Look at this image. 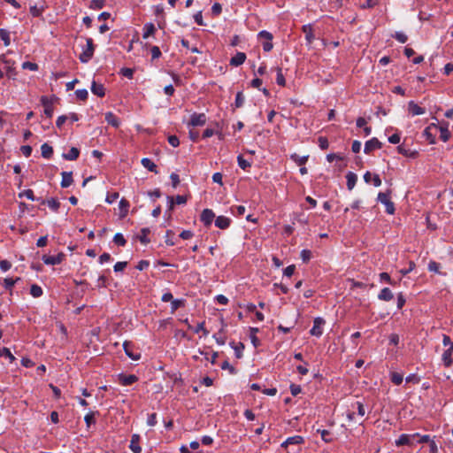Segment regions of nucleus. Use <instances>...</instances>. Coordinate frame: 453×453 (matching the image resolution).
I'll list each match as a JSON object with an SVG mask.
<instances>
[{
    "label": "nucleus",
    "mask_w": 453,
    "mask_h": 453,
    "mask_svg": "<svg viewBox=\"0 0 453 453\" xmlns=\"http://www.w3.org/2000/svg\"><path fill=\"white\" fill-rule=\"evenodd\" d=\"M123 348L125 353L127 357H129L133 360H139L141 358V354H134L131 349V344L128 342H125L123 343Z\"/></svg>",
    "instance_id": "nucleus-27"
},
{
    "label": "nucleus",
    "mask_w": 453,
    "mask_h": 453,
    "mask_svg": "<svg viewBox=\"0 0 453 453\" xmlns=\"http://www.w3.org/2000/svg\"><path fill=\"white\" fill-rule=\"evenodd\" d=\"M141 164L149 171L157 173V166L151 159L144 157L142 159Z\"/></svg>",
    "instance_id": "nucleus-25"
},
{
    "label": "nucleus",
    "mask_w": 453,
    "mask_h": 453,
    "mask_svg": "<svg viewBox=\"0 0 453 453\" xmlns=\"http://www.w3.org/2000/svg\"><path fill=\"white\" fill-rule=\"evenodd\" d=\"M393 37L402 43L406 42L408 40L407 35L405 34H403V32H395V34L393 35Z\"/></svg>",
    "instance_id": "nucleus-57"
},
{
    "label": "nucleus",
    "mask_w": 453,
    "mask_h": 453,
    "mask_svg": "<svg viewBox=\"0 0 453 453\" xmlns=\"http://www.w3.org/2000/svg\"><path fill=\"white\" fill-rule=\"evenodd\" d=\"M304 442V440L300 435H295L292 437H288L284 442H282L281 447L288 449L289 446H296V449H293V453H298L300 451V445Z\"/></svg>",
    "instance_id": "nucleus-3"
},
{
    "label": "nucleus",
    "mask_w": 453,
    "mask_h": 453,
    "mask_svg": "<svg viewBox=\"0 0 453 453\" xmlns=\"http://www.w3.org/2000/svg\"><path fill=\"white\" fill-rule=\"evenodd\" d=\"M215 218V214L211 209H204L200 216V220L203 223L205 226H209L211 225L213 219Z\"/></svg>",
    "instance_id": "nucleus-10"
},
{
    "label": "nucleus",
    "mask_w": 453,
    "mask_h": 453,
    "mask_svg": "<svg viewBox=\"0 0 453 453\" xmlns=\"http://www.w3.org/2000/svg\"><path fill=\"white\" fill-rule=\"evenodd\" d=\"M320 433L321 438L326 442L332 441L331 433L328 430H318Z\"/></svg>",
    "instance_id": "nucleus-55"
},
{
    "label": "nucleus",
    "mask_w": 453,
    "mask_h": 453,
    "mask_svg": "<svg viewBox=\"0 0 453 453\" xmlns=\"http://www.w3.org/2000/svg\"><path fill=\"white\" fill-rule=\"evenodd\" d=\"M258 38L260 39H265L266 42H265L263 43V50L265 51V52H269L272 50L273 45L272 43V40L273 38V35L272 33L268 32V31H265V30H263V31H260L257 35Z\"/></svg>",
    "instance_id": "nucleus-5"
},
{
    "label": "nucleus",
    "mask_w": 453,
    "mask_h": 453,
    "mask_svg": "<svg viewBox=\"0 0 453 453\" xmlns=\"http://www.w3.org/2000/svg\"><path fill=\"white\" fill-rule=\"evenodd\" d=\"M42 156L44 158H50L53 155V149L48 143H43L41 147Z\"/></svg>",
    "instance_id": "nucleus-33"
},
{
    "label": "nucleus",
    "mask_w": 453,
    "mask_h": 453,
    "mask_svg": "<svg viewBox=\"0 0 453 453\" xmlns=\"http://www.w3.org/2000/svg\"><path fill=\"white\" fill-rule=\"evenodd\" d=\"M303 32L305 34L306 41L308 42L309 44H311L315 38L311 26L304 25L303 27Z\"/></svg>",
    "instance_id": "nucleus-31"
},
{
    "label": "nucleus",
    "mask_w": 453,
    "mask_h": 453,
    "mask_svg": "<svg viewBox=\"0 0 453 453\" xmlns=\"http://www.w3.org/2000/svg\"><path fill=\"white\" fill-rule=\"evenodd\" d=\"M119 382L123 386H129L138 381V377L134 374L126 375L120 373L118 375Z\"/></svg>",
    "instance_id": "nucleus-12"
},
{
    "label": "nucleus",
    "mask_w": 453,
    "mask_h": 453,
    "mask_svg": "<svg viewBox=\"0 0 453 453\" xmlns=\"http://www.w3.org/2000/svg\"><path fill=\"white\" fill-rule=\"evenodd\" d=\"M75 95L79 100L85 101L88 99V92L87 89H77Z\"/></svg>",
    "instance_id": "nucleus-47"
},
{
    "label": "nucleus",
    "mask_w": 453,
    "mask_h": 453,
    "mask_svg": "<svg viewBox=\"0 0 453 453\" xmlns=\"http://www.w3.org/2000/svg\"><path fill=\"white\" fill-rule=\"evenodd\" d=\"M276 82L280 86H285V83H286L285 78H284V76H283V74L281 73V69L280 68L278 69Z\"/></svg>",
    "instance_id": "nucleus-63"
},
{
    "label": "nucleus",
    "mask_w": 453,
    "mask_h": 453,
    "mask_svg": "<svg viewBox=\"0 0 453 453\" xmlns=\"http://www.w3.org/2000/svg\"><path fill=\"white\" fill-rule=\"evenodd\" d=\"M300 257L303 263H308L311 258V251L309 250H303Z\"/></svg>",
    "instance_id": "nucleus-53"
},
{
    "label": "nucleus",
    "mask_w": 453,
    "mask_h": 453,
    "mask_svg": "<svg viewBox=\"0 0 453 453\" xmlns=\"http://www.w3.org/2000/svg\"><path fill=\"white\" fill-rule=\"evenodd\" d=\"M41 204H48V206L54 211H58L60 208V203L57 198H50L48 200H44L41 198Z\"/></svg>",
    "instance_id": "nucleus-18"
},
{
    "label": "nucleus",
    "mask_w": 453,
    "mask_h": 453,
    "mask_svg": "<svg viewBox=\"0 0 453 453\" xmlns=\"http://www.w3.org/2000/svg\"><path fill=\"white\" fill-rule=\"evenodd\" d=\"M113 242H115V244H117L119 246H125L127 243V241L124 238L123 234H119V233H118L114 235Z\"/></svg>",
    "instance_id": "nucleus-45"
},
{
    "label": "nucleus",
    "mask_w": 453,
    "mask_h": 453,
    "mask_svg": "<svg viewBox=\"0 0 453 453\" xmlns=\"http://www.w3.org/2000/svg\"><path fill=\"white\" fill-rule=\"evenodd\" d=\"M382 147V143L375 137L367 141L365 144V153L370 154L372 150L380 149Z\"/></svg>",
    "instance_id": "nucleus-11"
},
{
    "label": "nucleus",
    "mask_w": 453,
    "mask_h": 453,
    "mask_svg": "<svg viewBox=\"0 0 453 453\" xmlns=\"http://www.w3.org/2000/svg\"><path fill=\"white\" fill-rule=\"evenodd\" d=\"M231 347L234 349L236 358L242 357V350L244 349V344L242 342H239L235 344L234 342L230 343Z\"/></svg>",
    "instance_id": "nucleus-35"
},
{
    "label": "nucleus",
    "mask_w": 453,
    "mask_h": 453,
    "mask_svg": "<svg viewBox=\"0 0 453 453\" xmlns=\"http://www.w3.org/2000/svg\"><path fill=\"white\" fill-rule=\"evenodd\" d=\"M119 194L118 192L108 194L107 196H106L105 201L108 203H112L113 202H115L119 198Z\"/></svg>",
    "instance_id": "nucleus-64"
},
{
    "label": "nucleus",
    "mask_w": 453,
    "mask_h": 453,
    "mask_svg": "<svg viewBox=\"0 0 453 453\" xmlns=\"http://www.w3.org/2000/svg\"><path fill=\"white\" fill-rule=\"evenodd\" d=\"M44 11V6L37 7L36 5H33L30 7V13L33 17H40Z\"/></svg>",
    "instance_id": "nucleus-44"
},
{
    "label": "nucleus",
    "mask_w": 453,
    "mask_h": 453,
    "mask_svg": "<svg viewBox=\"0 0 453 453\" xmlns=\"http://www.w3.org/2000/svg\"><path fill=\"white\" fill-rule=\"evenodd\" d=\"M346 179H347V188H348V189L349 190H352L353 188L355 187L356 183H357V174L352 173V172H349L346 174Z\"/></svg>",
    "instance_id": "nucleus-29"
},
{
    "label": "nucleus",
    "mask_w": 453,
    "mask_h": 453,
    "mask_svg": "<svg viewBox=\"0 0 453 453\" xmlns=\"http://www.w3.org/2000/svg\"><path fill=\"white\" fill-rule=\"evenodd\" d=\"M140 439V435L136 434H133L131 437L129 448L134 453H140L142 451V448L139 445Z\"/></svg>",
    "instance_id": "nucleus-14"
},
{
    "label": "nucleus",
    "mask_w": 453,
    "mask_h": 453,
    "mask_svg": "<svg viewBox=\"0 0 453 453\" xmlns=\"http://www.w3.org/2000/svg\"><path fill=\"white\" fill-rule=\"evenodd\" d=\"M91 91L94 95L104 97L105 95V88L103 84H98L95 81H93L91 84Z\"/></svg>",
    "instance_id": "nucleus-20"
},
{
    "label": "nucleus",
    "mask_w": 453,
    "mask_h": 453,
    "mask_svg": "<svg viewBox=\"0 0 453 453\" xmlns=\"http://www.w3.org/2000/svg\"><path fill=\"white\" fill-rule=\"evenodd\" d=\"M42 288L36 285V284H33L30 288V294L34 296V297H40L41 296H42Z\"/></svg>",
    "instance_id": "nucleus-42"
},
{
    "label": "nucleus",
    "mask_w": 453,
    "mask_h": 453,
    "mask_svg": "<svg viewBox=\"0 0 453 453\" xmlns=\"http://www.w3.org/2000/svg\"><path fill=\"white\" fill-rule=\"evenodd\" d=\"M419 437V434H403L400 435L398 440L395 441L397 446L409 445L413 446L417 443V439Z\"/></svg>",
    "instance_id": "nucleus-4"
},
{
    "label": "nucleus",
    "mask_w": 453,
    "mask_h": 453,
    "mask_svg": "<svg viewBox=\"0 0 453 453\" xmlns=\"http://www.w3.org/2000/svg\"><path fill=\"white\" fill-rule=\"evenodd\" d=\"M378 298L381 301L389 302L394 298V295L390 288H384L379 293Z\"/></svg>",
    "instance_id": "nucleus-23"
},
{
    "label": "nucleus",
    "mask_w": 453,
    "mask_h": 453,
    "mask_svg": "<svg viewBox=\"0 0 453 453\" xmlns=\"http://www.w3.org/2000/svg\"><path fill=\"white\" fill-rule=\"evenodd\" d=\"M194 332L196 334L203 332V335L205 336L209 334V331L204 327V321L198 323L196 327L194 329Z\"/></svg>",
    "instance_id": "nucleus-58"
},
{
    "label": "nucleus",
    "mask_w": 453,
    "mask_h": 453,
    "mask_svg": "<svg viewBox=\"0 0 453 453\" xmlns=\"http://www.w3.org/2000/svg\"><path fill=\"white\" fill-rule=\"evenodd\" d=\"M22 68L25 70L37 71L38 65L36 63L27 61L22 64Z\"/></svg>",
    "instance_id": "nucleus-52"
},
{
    "label": "nucleus",
    "mask_w": 453,
    "mask_h": 453,
    "mask_svg": "<svg viewBox=\"0 0 453 453\" xmlns=\"http://www.w3.org/2000/svg\"><path fill=\"white\" fill-rule=\"evenodd\" d=\"M440 268H441V265L435 261L432 260L428 264V270L430 272H434L435 273L441 274V273L440 272Z\"/></svg>",
    "instance_id": "nucleus-46"
},
{
    "label": "nucleus",
    "mask_w": 453,
    "mask_h": 453,
    "mask_svg": "<svg viewBox=\"0 0 453 453\" xmlns=\"http://www.w3.org/2000/svg\"><path fill=\"white\" fill-rule=\"evenodd\" d=\"M150 232V229L147 227H144L141 230V234L138 236V239L142 244H148L150 242V240L147 237Z\"/></svg>",
    "instance_id": "nucleus-36"
},
{
    "label": "nucleus",
    "mask_w": 453,
    "mask_h": 453,
    "mask_svg": "<svg viewBox=\"0 0 453 453\" xmlns=\"http://www.w3.org/2000/svg\"><path fill=\"white\" fill-rule=\"evenodd\" d=\"M237 161L239 166L243 170L250 166V164L247 160H245L242 155L238 156Z\"/></svg>",
    "instance_id": "nucleus-56"
},
{
    "label": "nucleus",
    "mask_w": 453,
    "mask_h": 453,
    "mask_svg": "<svg viewBox=\"0 0 453 453\" xmlns=\"http://www.w3.org/2000/svg\"><path fill=\"white\" fill-rule=\"evenodd\" d=\"M79 156L80 150L75 147H72L67 153L63 154V157L65 160H75L79 157Z\"/></svg>",
    "instance_id": "nucleus-30"
},
{
    "label": "nucleus",
    "mask_w": 453,
    "mask_h": 453,
    "mask_svg": "<svg viewBox=\"0 0 453 453\" xmlns=\"http://www.w3.org/2000/svg\"><path fill=\"white\" fill-rule=\"evenodd\" d=\"M222 12V6L219 3H215L212 7H211V13L212 15L214 16H218Z\"/></svg>",
    "instance_id": "nucleus-61"
},
{
    "label": "nucleus",
    "mask_w": 453,
    "mask_h": 453,
    "mask_svg": "<svg viewBox=\"0 0 453 453\" xmlns=\"http://www.w3.org/2000/svg\"><path fill=\"white\" fill-rule=\"evenodd\" d=\"M2 356L8 357L11 362L15 360V357L11 353L8 348H0V357Z\"/></svg>",
    "instance_id": "nucleus-49"
},
{
    "label": "nucleus",
    "mask_w": 453,
    "mask_h": 453,
    "mask_svg": "<svg viewBox=\"0 0 453 453\" xmlns=\"http://www.w3.org/2000/svg\"><path fill=\"white\" fill-rule=\"evenodd\" d=\"M84 420L88 426H90L91 424H95L96 423L95 413L94 412L88 413L85 416Z\"/></svg>",
    "instance_id": "nucleus-59"
},
{
    "label": "nucleus",
    "mask_w": 453,
    "mask_h": 453,
    "mask_svg": "<svg viewBox=\"0 0 453 453\" xmlns=\"http://www.w3.org/2000/svg\"><path fill=\"white\" fill-rule=\"evenodd\" d=\"M87 48L83 50V52L79 56V59L82 63H88L93 57L95 51V45L92 38H87Z\"/></svg>",
    "instance_id": "nucleus-2"
},
{
    "label": "nucleus",
    "mask_w": 453,
    "mask_h": 453,
    "mask_svg": "<svg viewBox=\"0 0 453 453\" xmlns=\"http://www.w3.org/2000/svg\"><path fill=\"white\" fill-rule=\"evenodd\" d=\"M65 255L64 253H59L57 256H49V255H43L42 257V260L46 265H59L64 260Z\"/></svg>",
    "instance_id": "nucleus-8"
},
{
    "label": "nucleus",
    "mask_w": 453,
    "mask_h": 453,
    "mask_svg": "<svg viewBox=\"0 0 453 453\" xmlns=\"http://www.w3.org/2000/svg\"><path fill=\"white\" fill-rule=\"evenodd\" d=\"M221 369L228 370L231 374H235L237 372V370L233 365H231L226 360L221 364Z\"/></svg>",
    "instance_id": "nucleus-54"
},
{
    "label": "nucleus",
    "mask_w": 453,
    "mask_h": 453,
    "mask_svg": "<svg viewBox=\"0 0 453 453\" xmlns=\"http://www.w3.org/2000/svg\"><path fill=\"white\" fill-rule=\"evenodd\" d=\"M174 234L173 230H167L165 234V243L168 246H173L175 242L173 241L172 236Z\"/></svg>",
    "instance_id": "nucleus-60"
},
{
    "label": "nucleus",
    "mask_w": 453,
    "mask_h": 453,
    "mask_svg": "<svg viewBox=\"0 0 453 453\" xmlns=\"http://www.w3.org/2000/svg\"><path fill=\"white\" fill-rule=\"evenodd\" d=\"M61 175H62V180H61L62 188H68L70 185H72V183L73 181L72 172H62Z\"/></svg>",
    "instance_id": "nucleus-22"
},
{
    "label": "nucleus",
    "mask_w": 453,
    "mask_h": 453,
    "mask_svg": "<svg viewBox=\"0 0 453 453\" xmlns=\"http://www.w3.org/2000/svg\"><path fill=\"white\" fill-rule=\"evenodd\" d=\"M290 158L296 163L298 165H304L308 161L309 156H299L296 153H294L290 156Z\"/></svg>",
    "instance_id": "nucleus-34"
},
{
    "label": "nucleus",
    "mask_w": 453,
    "mask_h": 453,
    "mask_svg": "<svg viewBox=\"0 0 453 453\" xmlns=\"http://www.w3.org/2000/svg\"><path fill=\"white\" fill-rule=\"evenodd\" d=\"M105 120L109 125H111L114 127H119L120 122H119V118L114 113H112L111 111L105 113Z\"/></svg>",
    "instance_id": "nucleus-24"
},
{
    "label": "nucleus",
    "mask_w": 453,
    "mask_h": 453,
    "mask_svg": "<svg viewBox=\"0 0 453 453\" xmlns=\"http://www.w3.org/2000/svg\"><path fill=\"white\" fill-rule=\"evenodd\" d=\"M452 354H453L452 347L448 348L442 353V362L446 367H449L452 365V362H453Z\"/></svg>",
    "instance_id": "nucleus-19"
},
{
    "label": "nucleus",
    "mask_w": 453,
    "mask_h": 453,
    "mask_svg": "<svg viewBox=\"0 0 453 453\" xmlns=\"http://www.w3.org/2000/svg\"><path fill=\"white\" fill-rule=\"evenodd\" d=\"M325 323L326 321L324 319L320 317L315 318L313 321V326L310 331L311 334L317 337L321 336L323 334L322 326L325 325Z\"/></svg>",
    "instance_id": "nucleus-6"
},
{
    "label": "nucleus",
    "mask_w": 453,
    "mask_h": 453,
    "mask_svg": "<svg viewBox=\"0 0 453 453\" xmlns=\"http://www.w3.org/2000/svg\"><path fill=\"white\" fill-rule=\"evenodd\" d=\"M185 305V300L183 299H175L172 301L171 303V311L173 313L179 308L183 307Z\"/></svg>",
    "instance_id": "nucleus-39"
},
{
    "label": "nucleus",
    "mask_w": 453,
    "mask_h": 453,
    "mask_svg": "<svg viewBox=\"0 0 453 453\" xmlns=\"http://www.w3.org/2000/svg\"><path fill=\"white\" fill-rule=\"evenodd\" d=\"M246 60V54L243 52H237L235 56H234L230 59V65L233 66H239L244 63Z\"/></svg>",
    "instance_id": "nucleus-17"
},
{
    "label": "nucleus",
    "mask_w": 453,
    "mask_h": 453,
    "mask_svg": "<svg viewBox=\"0 0 453 453\" xmlns=\"http://www.w3.org/2000/svg\"><path fill=\"white\" fill-rule=\"evenodd\" d=\"M0 38L3 40L4 46H9L11 43L10 33L6 29L0 28Z\"/></svg>",
    "instance_id": "nucleus-37"
},
{
    "label": "nucleus",
    "mask_w": 453,
    "mask_h": 453,
    "mask_svg": "<svg viewBox=\"0 0 453 453\" xmlns=\"http://www.w3.org/2000/svg\"><path fill=\"white\" fill-rule=\"evenodd\" d=\"M258 332V328H256V327H250V340H251V342L252 344L254 345L255 348H257L259 344H260V342L258 340V338L256 336V334Z\"/></svg>",
    "instance_id": "nucleus-40"
},
{
    "label": "nucleus",
    "mask_w": 453,
    "mask_h": 453,
    "mask_svg": "<svg viewBox=\"0 0 453 453\" xmlns=\"http://www.w3.org/2000/svg\"><path fill=\"white\" fill-rule=\"evenodd\" d=\"M437 127H438L437 124L432 123L430 126H428L424 130L423 134L426 138V140L428 141V142L430 144H434L435 143V135L431 133V130H432V128H437Z\"/></svg>",
    "instance_id": "nucleus-15"
},
{
    "label": "nucleus",
    "mask_w": 453,
    "mask_h": 453,
    "mask_svg": "<svg viewBox=\"0 0 453 453\" xmlns=\"http://www.w3.org/2000/svg\"><path fill=\"white\" fill-rule=\"evenodd\" d=\"M319 145L321 150H326L328 149L329 142L326 137L320 136L319 137Z\"/></svg>",
    "instance_id": "nucleus-62"
},
{
    "label": "nucleus",
    "mask_w": 453,
    "mask_h": 453,
    "mask_svg": "<svg viewBox=\"0 0 453 453\" xmlns=\"http://www.w3.org/2000/svg\"><path fill=\"white\" fill-rule=\"evenodd\" d=\"M391 190L388 189L386 192H380L378 194L377 200L383 203L386 207V211L392 215L395 213V204L390 199Z\"/></svg>",
    "instance_id": "nucleus-1"
},
{
    "label": "nucleus",
    "mask_w": 453,
    "mask_h": 453,
    "mask_svg": "<svg viewBox=\"0 0 453 453\" xmlns=\"http://www.w3.org/2000/svg\"><path fill=\"white\" fill-rule=\"evenodd\" d=\"M231 224V219L225 216H219L215 219V226L219 229H226Z\"/></svg>",
    "instance_id": "nucleus-13"
},
{
    "label": "nucleus",
    "mask_w": 453,
    "mask_h": 453,
    "mask_svg": "<svg viewBox=\"0 0 453 453\" xmlns=\"http://www.w3.org/2000/svg\"><path fill=\"white\" fill-rule=\"evenodd\" d=\"M391 381L395 385H400L403 382V375L396 372H392L391 373Z\"/></svg>",
    "instance_id": "nucleus-50"
},
{
    "label": "nucleus",
    "mask_w": 453,
    "mask_h": 453,
    "mask_svg": "<svg viewBox=\"0 0 453 453\" xmlns=\"http://www.w3.org/2000/svg\"><path fill=\"white\" fill-rule=\"evenodd\" d=\"M207 118L204 113H193L190 117L188 126L199 127L203 126L206 123Z\"/></svg>",
    "instance_id": "nucleus-7"
},
{
    "label": "nucleus",
    "mask_w": 453,
    "mask_h": 453,
    "mask_svg": "<svg viewBox=\"0 0 453 453\" xmlns=\"http://www.w3.org/2000/svg\"><path fill=\"white\" fill-rule=\"evenodd\" d=\"M105 0H92L90 2L89 7L91 9H102L104 6Z\"/></svg>",
    "instance_id": "nucleus-48"
},
{
    "label": "nucleus",
    "mask_w": 453,
    "mask_h": 453,
    "mask_svg": "<svg viewBox=\"0 0 453 453\" xmlns=\"http://www.w3.org/2000/svg\"><path fill=\"white\" fill-rule=\"evenodd\" d=\"M380 279L381 281L388 282L390 285H396V282L391 279L390 275L388 273H380Z\"/></svg>",
    "instance_id": "nucleus-51"
},
{
    "label": "nucleus",
    "mask_w": 453,
    "mask_h": 453,
    "mask_svg": "<svg viewBox=\"0 0 453 453\" xmlns=\"http://www.w3.org/2000/svg\"><path fill=\"white\" fill-rule=\"evenodd\" d=\"M243 104H244L243 93L242 91H239V92H237L236 96H235L234 107L240 108L243 105Z\"/></svg>",
    "instance_id": "nucleus-43"
},
{
    "label": "nucleus",
    "mask_w": 453,
    "mask_h": 453,
    "mask_svg": "<svg viewBox=\"0 0 453 453\" xmlns=\"http://www.w3.org/2000/svg\"><path fill=\"white\" fill-rule=\"evenodd\" d=\"M41 101V104L43 105L44 107V114L48 117V118H52L53 116V106H52V104H53V99H49L47 96H42L40 99Z\"/></svg>",
    "instance_id": "nucleus-9"
},
{
    "label": "nucleus",
    "mask_w": 453,
    "mask_h": 453,
    "mask_svg": "<svg viewBox=\"0 0 453 453\" xmlns=\"http://www.w3.org/2000/svg\"><path fill=\"white\" fill-rule=\"evenodd\" d=\"M449 123L446 122L444 126H438L436 129L440 130V139L443 142H447L451 137V134L448 129Z\"/></svg>",
    "instance_id": "nucleus-21"
},
{
    "label": "nucleus",
    "mask_w": 453,
    "mask_h": 453,
    "mask_svg": "<svg viewBox=\"0 0 453 453\" xmlns=\"http://www.w3.org/2000/svg\"><path fill=\"white\" fill-rule=\"evenodd\" d=\"M19 197L26 196L27 199L35 201H40L41 198H36L34 195V191L32 189H26L19 194Z\"/></svg>",
    "instance_id": "nucleus-41"
},
{
    "label": "nucleus",
    "mask_w": 453,
    "mask_h": 453,
    "mask_svg": "<svg viewBox=\"0 0 453 453\" xmlns=\"http://www.w3.org/2000/svg\"><path fill=\"white\" fill-rule=\"evenodd\" d=\"M20 280L19 277H17L16 279H12V278H5L4 280V287L7 289V290H12V287L14 286V284L19 281Z\"/></svg>",
    "instance_id": "nucleus-38"
},
{
    "label": "nucleus",
    "mask_w": 453,
    "mask_h": 453,
    "mask_svg": "<svg viewBox=\"0 0 453 453\" xmlns=\"http://www.w3.org/2000/svg\"><path fill=\"white\" fill-rule=\"evenodd\" d=\"M397 150L400 154L411 158H416L418 155V151H411L410 149H406L403 145H399L397 147Z\"/></svg>",
    "instance_id": "nucleus-28"
},
{
    "label": "nucleus",
    "mask_w": 453,
    "mask_h": 453,
    "mask_svg": "<svg viewBox=\"0 0 453 453\" xmlns=\"http://www.w3.org/2000/svg\"><path fill=\"white\" fill-rule=\"evenodd\" d=\"M408 111L413 116L422 115L425 113V109L418 106L414 101H410L408 104Z\"/></svg>",
    "instance_id": "nucleus-16"
},
{
    "label": "nucleus",
    "mask_w": 453,
    "mask_h": 453,
    "mask_svg": "<svg viewBox=\"0 0 453 453\" xmlns=\"http://www.w3.org/2000/svg\"><path fill=\"white\" fill-rule=\"evenodd\" d=\"M129 206H130V203L126 198H122L119 201V210H120L119 218L120 219H124L127 215Z\"/></svg>",
    "instance_id": "nucleus-26"
},
{
    "label": "nucleus",
    "mask_w": 453,
    "mask_h": 453,
    "mask_svg": "<svg viewBox=\"0 0 453 453\" xmlns=\"http://www.w3.org/2000/svg\"><path fill=\"white\" fill-rule=\"evenodd\" d=\"M144 33H143V39H147L150 35H153L156 32V27L153 23H147L144 25L143 27Z\"/></svg>",
    "instance_id": "nucleus-32"
}]
</instances>
